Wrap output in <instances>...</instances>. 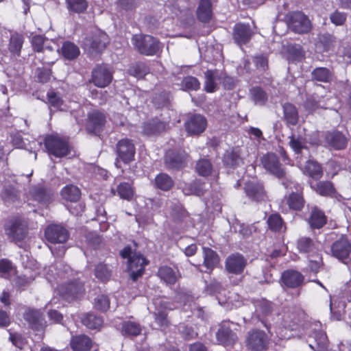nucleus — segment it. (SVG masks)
Segmentation results:
<instances>
[{"label": "nucleus", "instance_id": "2", "mask_svg": "<svg viewBox=\"0 0 351 351\" xmlns=\"http://www.w3.org/2000/svg\"><path fill=\"white\" fill-rule=\"evenodd\" d=\"M32 46L33 49L41 53L45 49L50 53V56L47 57L45 60V64H53L59 56V49L57 47L56 42L46 38L42 36L36 35L32 38Z\"/></svg>", "mask_w": 351, "mask_h": 351}, {"label": "nucleus", "instance_id": "35", "mask_svg": "<svg viewBox=\"0 0 351 351\" xmlns=\"http://www.w3.org/2000/svg\"><path fill=\"white\" fill-rule=\"evenodd\" d=\"M297 248L301 253H315L316 247L313 241L308 237H302L297 241Z\"/></svg>", "mask_w": 351, "mask_h": 351}, {"label": "nucleus", "instance_id": "50", "mask_svg": "<svg viewBox=\"0 0 351 351\" xmlns=\"http://www.w3.org/2000/svg\"><path fill=\"white\" fill-rule=\"evenodd\" d=\"M14 272L15 270L9 261L5 259L0 261V275L1 276L7 278L14 274Z\"/></svg>", "mask_w": 351, "mask_h": 351}, {"label": "nucleus", "instance_id": "47", "mask_svg": "<svg viewBox=\"0 0 351 351\" xmlns=\"http://www.w3.org/2000/svg\"><path fill=\"white\" fill-rule=\"evenodd\" d=\"M267 224L269 229L274 232L280 231L283 227L282 219L278 214L271 215L267 219Z\"/></svg>", "mask_w": 351, "mask_h": 351}, {"label": "nucleus", "instance_id": "46", "mask_svg": "<svg viewBox=\"0 0 351 351\" xmlns=\"http://www.w3.org/2000/svg\"><path fill=\"white\" fill-rule=\"evenodd\" d=\"M213 170L212 165L209 160L206 159L200 160L196 165V171L202 176H209Z\"/></svg>", "mask_w": 351, "mask_h": 351}, {"label": "nucleus", "instance_id": "60", "mask_svg": "<svg viewBox=\"0 0 351 351\" xmlns=\"http://www.w3.org/2000/svg\"><path fill=\"white\" fill-rule=\"evenodd\" d=\"M47 97L50 105L55 108H60L62 101L56 93L53 92L49 93L47 94Z\"/></svg>", "mask_w": 351, "mask_h": 351}, {"label": "nucleus", "instance_id": "40", "mask_svg": "<svg viewBox=\"0 0 351 351\" xmlns=\"http://www.w3.org/2000/svg\"><path fill=\"white\" fill-rule=\"evenodd\" d=\"M223 161L226 165L234 167L241 163L242 160L237 152L230 150L226 152Z\"/></svg>", "mask_w": 351, "mask_h": 351}, {"label": "nucleus", "instance_id": "12", "mask_svg": "<svg viewBox=\"0 0 351 351\" xmlns=\"http://www.w3.org/2000/svg\"><path fill=\"white\" fill-rule=\"evenodd\" d=\"M68 237L67 230L59 225L49 226L45 230V237L51 243H63Z\"/></svg>", "mask_w": 351, "mask_h": 351}, {"label": "nucleus", "instance_id": "31", "mask_svg": "<svg viewBox=\"0 0 351 351\" xmlns=\"http://www.w3.org/2000/svg\"><path fill=\"white\" fill-rule=\"evenodd\" d=\"M304 172L315 180H319L322 176V167L314 161L309 160L302 168Z\"/></svg>", "mask_w": 351, "mask_h": 351}, {"label": "nucleus", "instance_id": "37", "mask_svg": "<svg viewBox=\"0 0 351 351\" xmlns=\"http://www.w3.org/2000/svg\"><path fill=\"white\" fill-rule=\"evenodd\" d=\"M84 289L82 285L77 282H72L65 288V290L61 291V293L68 297L77 298L79 295L83 293Z\"/></svg>", "mask_w": 351, "mask_h": 351}, {"label": "nucleus", "instance_id": "44", "mask_svg": "<svg viewBox=\"0 0 351 351\" xmlns=\"http://www.w3.org/2000/svg\"><path fill=\"white\" fill-rule=\"evenodd\" d=\"M205 90L208 93H213L215 90V82L218 75L216 71L208 70L205 73Z\"/></svg>", "mask_w": 351, "mask_h": 351}, {"label": "nucleus", "instance_id": "10", "mask_svg": "<svg viewBox=\"0 0 351 351\" xmlns=\"http://www.w3.org/2000/svg\"><path fill=\"white\" fill-rule=\"evenodd\" d=\"M268 343L267 335L261 330H256L249 333L246 339V345L248 348L254 351H264Z\"/></svg>", "mask_w": 351, "mask_h": 351}, {"label": "nucleus", "instance_id": "42", "mask_svg": "<svg viewBox=\"0 0 351 351\" xmlns=\"http://www.w3.org/2000/svg\"><path fill=\"white\" fill-rule=\"evenodd\" d=\"M141 332L140 326L136 322H125L122 324L121 332L124 335L136 336Z\"/></svg>", "mask_w": 351, "mask_h": 351}, {"label": "nucleus", "instance_id": "5", "mask_svg": "<svg viewBox=\"0 0 351 351\" xmlns=\"http://www.w3.org/2000/svg\"><path fill=\"white\" fill-rule=\"evenodd\" d=\"M288 26L291 30L297 34H306L312 28V25L308 18L300 12L290 14Z\"/></svg>", "mask_w": 351, "mask_h": 351}, {"label": "nucleus", "instance_id": "38", "mask_svg": "<svg viewBox=\"0 0 351 351\" xmlns=\"http://www.w3.org/2000/svg\"><path fill=\"white\" fill-rule=\"evenodd\" d=\"M155 184L162 191H168L173 186V181L167 174L160 173L156 177Z\"/></svg>", "mask_w": 351, "mask_h": 351}, {"label": "nucleus", "instance_id": "48", "mask_svg": "<svg viewBox=\"0 0 351 351\" xmlns=\"http://www.w3.org/2000/svg\"><path fill=\"white\" fill-rule=\"evenodd\" d=\"M111 276V271L107 265L99 264L95 269V276L101 281L108 280Z\"/></svg>", "mask_w": 351, "mask_h": 351}, {"label": "nucleus", "instance_id": "13", "mask_svg": "<svg viewBox=\"0 0 351 351\" xmlns=\"http://www.w3.org/2000/svg\"><path fill=\"white\" fill-rule=\"evenodd\" d=\"M332 253L334 256L345 262L351 254V243L346 237H341L332 244Z\"/></svg>", "mask_w": 351, "mask_h": 351}, {"label": "nucleus", "instance_id": "22", "mask_svg": "<svg viewBox=\"0 0 351 351\" xmlns=\"http://www.w3.org/2000/svg\"><path fill=\"white\" fill-rule=\"evenodd\" d=\"M106 123L104 114L97 111H93L88 115V129L95 133L99 132Z\"/></svg>", "mask_w": 351, "mask_h": 351}, {"label": "nucleus", "instance_id": "16", "mask_svg": "<svg viewBox=\"0 0 351 351\" xmlns=\"http://www.w3.org/2000/svg\"><path fill=\"white\" fill-rule=\"evenodd\" d=\"M155 311L153 313L155 315L156 322L162 327L168 326V321L166 318V314L164 310H173L178 306H171L169 304L160 299H156L153 302Z\"/></svg>", "mask_w": 351, "mask_h": 351}, {"label": "nucleus", "instance_id": "26", "mask_svg": "<svg viewBox=\"0 0 351 351\" xmlns=\"http://www.w3.org/2000/svg\"><path fill=\"white\" fill-rule=\"evenodd\" d=\"M197 17L202 22H208L212 16V5L209 0H201L197 11Z\"/></svg>", "mask_w": 351, "mask_h": 351}, {"label": "nucleus", "instance_id": "58", "mask_svg": "<svg viewBox=\"0 0 351 351\" xmlns=\"http://www.w3.org/2000/svg\"><path fill=\"white\" fill-rule=\"evenodd\" d=\"M314 258L309 259L308 267L311 271L317 273L322 264V259L319 254H315Z\"/></svg>", "mask_w": 351, "mask_h": 351}, {"label": "nucleus", "instance_id": "54", "mask_svg": "<svg viewBox=\"0 0 351 351\" xmlns=\"http://www.w3.org/2000/svg\"><path fill=\"white\" fill-rule=\"evenodd\" d=\"M182 87L186 90H197L200 86V83L197 78L192 76H187L182 80Z\"/></svg>", "mask_w": 351, "mask_h": 351}, {"label": "nucleus", "instance_id": "36", "mask_svg": "<svg viewBox=\"0 0 351 351\" xmlns=\"http://www.w3.org/2000/svg\"><path fill=\"white\" fill-rule=\"evenodd\" d=\"M159 277L167 284H174L178 280V274L169 267H162L158 270Z\"/></svg>", "mask_w": 351, "mask_h": 351}, {"label": "nucleus", "instance_id": "9", "mask_svg": "<svg viewBox=\"0 0 351 351\" xmlns=\"http://www.w3.org/2000/svg\"><path fill=\"white\" fill-rule=\"evenodd\" d=\"M108 43V36L106 33L97 31L91 38H86L84 41V47L90 52L101 51L106 47Z\"/></svg>", "mask_w": 351, "mask_h": 351}, {"label": "nucleus", "instance_id": "17", "mask_svg": "<svg viewBox=\"0 0 351 351\" xmlns=\"http://www.w3.org/2000/svg\"><path fill=\"white\" fill-rule=\"evenodd\" d=\"M185 126L189 134L191 135L198 134L206 129V120L202 115H194L186 123Z\"/></svg>", "mask_w": 351, "mask_h": 351}, {"label": "nucleus", "instance_id": "8", "mask_svg": "<svg viewBox=\"0 0 351 351\" xmlns=\"http://www.w3.org/2000/svg\"><path fill=\"white\" fill-rule=\"evenodd\" d=\"M5 234L14 241H20L25 239L27 234V223L20 219L10 221L5 226Z\"/></svg>", "mask_w": 351, "mask_h": 351}, {"label": "nucleus", "instance_id": "53", "mask_svg": "<svg viewBox=\"0 0 351 351\" xmlns=\"http://www.w3.org/2000/svg\"><path fill=\"white\" fill-rule=\"evenodd\" d=\"M288 204L292 209L300 210L303 207L304 200L300 195L292 193L288 199Z\"/></svg>", "mask_w": 351, "mask_h": 351}, {"label": "nucleus", "instance_id": "4", "mask_svg": "<svg viewBox=\"0 0 351 351\" xmlns=\"http://www.w3.org/2000/svg\"><path fill=\"white\" fill-rule=\"evenodd\" d=\"M45 146L47 152L56 157H63L69 152L67 142L56 136H47L45 138Z\"/></svg>", "mask_w": 351, "mask_h": 351}, {"label": "nucleus", "instance_id": "19", "mask_svg": "<svg viewBox=\"0 0 351 351\" xmlns=\"http://www.w3.org/2000/svg\"><path fill=\"white\" fill-rule=\"evenodd\" d=\"M304 276L300 273L293 270L285 271L282 275V281L287 287L295 288L302 285Z\"/></svg>", "mask_w": 351, "mask_h": 351}, {"label": "nucleus", "instance_id": "64", "mask_svg": "<svg viewBox=\"0 0 351 351\" xmlns=\"http://www.w3.org/2000/svg\"><path fill=\"white\" fill-rule=\"evenodd\" d=\"M10 322V317L8 314L3 311H0V326H8Z\"/></svg>", "mask_w": 351, "mask_h": 351}, {"label": "nucleus", "instance_id": "14", "mask_svg": "<svg viewBox=\"0 0 351 351\" xmlns=\"http://www.w3.org/2000/svg\"><path fill=\"white\" fill-rule=\"evenodd\" d=\"M117 153L120 158L125 163L134 160L135 147L129 139H122L117 144Z\"/></svg>", "mask_w": 351, "mask_h": 351}, {"label": "nucleus", "instance_id": "27", "mask_svg": "<svg viewBox=\"0 0 351 351\" xmlns=\"http://www.w3.org/2000/svg\"><path fill=\"white\" fill-rule=\"evenodd\" d=\"M326 140L331 146L337 149H343L347 144L346 138L338 132L328 133L326 135Z\"/></svg>", "mask_w": 351, "mask_h": 351}, {"label": "nucleus", "instance_id": "56", "mask_svg": "<svg viewBox=\"0 0 351 351\" xmlns=\"http://www.w3.org/2000/svg\"><path fill=\"white\" fill-rule=\"evenodd\" d=\"M33 195L36 200L43 204H47L51 198V194L42 188L35 190Z\"/></svg>", "mask_w": 351, "mask_h": 351}, {"label": "nucleus", "instance_id": "1", "mask_svg": "<svg viewBox=\"0 0 351 351\" xmlns=\"http://www.w3.org/2000/svg\"><path fill=\"white\" fill-rule=\"evenodd\" d=\"M123 258L127 259V271L130 274V278L136 280L138 278L142 276L144 272L145 266L147 264L146 259L141 254L132 252L130 247H125L120 252Z\"/></svg>", "mask_w": 351, "mask_h": 351}, {"label": "nucleus", "instance_id": "7", "mask_svg": "<svg viewBox=\"0 0 351 351\" xmlns=\"http://www.w3.org/2000/svg\"><path fill=\"white\" fill-rule=\"evenodd\" d=\"M80 189L73 185H69L64 187L62 190V196L66 200L71 203H74V205H68V209L73 215H77L83 211V206L80 204H77V202L80 197Z\"/></svg>", "mask_w": 351, "mask_h": 351}, {"label": "nucleus", "instance_id": "6", "mask_svg": "<svg viewBox=\"0 0 351 351\" xmlns=\"http://www.w3.org/2000/svg\"><path fill=\"white\" fill-rule=\"evenodd\" d=\"M112 73L106 65H98L95 67L91 73L90 80L95 86L105 88L112 82Z\"/></svg>", "mask_w": 351, "mask_h": 351}, {"label": "nucleus", "instance_id": "25", "mask_svg": "<svg viewBox=\"0 0 351 351\" xmlns=\"http://www.w3.org/2000/svg\"><path fill=\"white\" fill-rule=\"evenodd\" d=\"M60 53L64 58L72 60L79 56L80 51L75 44L70 41H66L62 44Z\"/></svg>", "mask_w": 351, "mask_h": 351}, {"label": "nucleus", "instance_id": "43", "mask_svg": "<svg viewBox=\"0 0 351 351\" xmlns=\"http://www.w3.org/2000/svg\"><path fill=\"white\" fill-rule=\"evenodd\" d=\"M25 319L36 328L42 325L43 317L38 311L29 310L25 314Z\"/></svg>", "mask_w": 351, "mask_h": 351}, {"label": "nucleus", "instance_id": "49", "mask_svg": "<svg viewBox=\"0 0 351 351\" xmlns=\"http://www.w3.org/2000/svg\"><path fill=\"white\" fill-rule=\"evenodd\" d=\"M320 43L323 46L324 50L329 51L333 50L336 45V38L330 34L323 35L320 38Z\"/></svg>", "mask_w": 351, "mask_h": 351}, {"label": "nucleus", "instance_id": "39", "mask_svg": "<svg viewBox=\"0 0 351 351\" xmlns=\"http://www.w3.org/2000/svg\"><path fill=\"white\" fill-rule=\"evenodd\" d=\"M66 3L68 10L75 13L84 12L88 8L86 0H66Z\"/></svg>", "mask_w": 351, "mask_h": 351}, {"label": "nucleus", "instance_id": "18", "mask_svg": "<svg viewBox=\"0 0 351 351\" xmlns=\"http://www.w3.org/2000/svg\"><path fill=\"white\" fill-rule=\"evenodd\" d=\"M246 266V260L240 254H233L228 258L226 263L227 270L233 274H241Z\"/></svg>", "mask_w": 351, "mask_h": 351}, {"label": "nucleus", "instance_id": "57", "mask_svg": "<svg viewBox=\"0 0 351 351\" xmlns=\"http://www.w3.org/2000/svg\"><path fill=\"white\" fill-rule=\"evenodd\" d=\"M347 19V15L344 12L335 11L330 15V19L332 23L335 25H343Z\"/></svg>", "mask_w": 351, "mask_h": 351}, {"label": "nucleus", "instance_id": "32", "mask_svg": "<svg viewBox=\"0 0 351 351\" xmlns=\"http://www.w3.org/2000/svg\"><path fill=\"white\" fill-rule=\"evenodd\" d=\"M311 189L322 196L331 195L335 192V189L330 182H319L313 184L310 183Z\"/></svg>", "mask_w": 351, "mask_h": 351}, {"label": "nucleus", "instance_id": "41", "mask_svg": "<svg viewBox=\"0 0 351 351\" xmlns=\"http://www.w3.org/2000/svg\"><path fill=\"white\" fill-rule=\"evenodd\" d=\"M23 43V37L19 34H12L10 37L9 49L13 54L19 55Z\"/></svg>", "mask_w": 351, "mask_h": 351}, {"label": "nucleus", "instance_id": "15", "mask_svg": "<svg viewBox=\"0 0 351 351\" xmlns=\"http://www.w3.org/2000/svg\"><path fill=\"white\" fill-rule=\"evenodd\" d=\"M261 162L265 169L271 173L278 178H281L284 176L285 171L275 154H268L263 156Z\"/></svg>", "mask_w": 351, "mask_h": 351}, {"label": "nucleus", "instance_id": "51", "mask_svg": "<svg viewBox=\"0 0 351 351\" xmlns=\"http://www.w3.org/2000/svg\"><path fill=\"white\" fill-rule=\"evenodd\" d=\"M165 125L161 122L149 123L145 125L144 132L146 134H156L164 130Z\"/></svg>", "mask_w": 351, "mask_h": 351}, {"label": "nucleus", "instance_id": "21", "mask_svg": "<svg viewBox=\"0 0 351 351\" xmlns=\"http://www.w3.org/2000/svg\"><path fill=\"white\" fill-rule=\"evenodd\" d=\"M113 195H117L121 199L131 201L135 195V189L130 182H121L116 190L112 189Z\"/></svg>", "mask_w": 351, "mask_h": 351}, {"label": "nucleus", "instance_id": "62", "mask_svg": "<svg viewBox=\"0 0 351 351\" xmlns=\"http://www.w3.org/2000/svg\"><path fill=\"white\" fill-rule=\"evenodd\" d=\"M254 62L257 68L265 69L267 66V60L263 56H256L254 59Z\"/></svg>", "mask_w": 351, "mask_h": 351}, {"label": "nucleus", "instance_id": "59", "mask_svg": "<svg viewBox=\"0 0 351 351\" xmlns=\"http://www.w3.org/2000/svg\"><path fill=\"white\" fill-rule=\"evenodd\" d=\"M290 146L297 153L302 152L305 148L304 143L302 141L291 137L289 141Z\"/></svg>", "mask_w": 351, "mask_h": 351}, {"label": "nucleus", "instance_id": "29", "mask_svg": "<svg viewBox=\"0 0 351 351\" xmlns=\"http://www.w3.org/2000/svg\"><path fill=\"white\" fill-rule=\"evenodd\" d=\"M284 119L289 125H295L298 121V112L296 108L291 104H285L283 106Z\"/></svg>", "mask_w": 351, "mask_h": 351}, {"label": "nucleus", "instance_id": "24", "mask_svg": "<svg viewBox=\"0 0 351 351\" xmlns=\"http://www.w3.org/2000/svg\"><path fill=\"white\" fill-rule=\"evenodd\" d=\"M71 346L74 351H87L91 348L92 342L87 336L79 335L72 338Z\"/></svg>", "mask_w": 351, "mask_h": 351}, {"label": "nucleus", "instance_id": "52", "mask_svg": "<svg viewBox=\"0 0 351 351\" xmlns=\"http://www.w3.org/2000/svg\"><path fill=\"white\" fill-rule=\"evenodd\" d=\"M95 307L101 311H106L110 308V300L107 295H98L94 302Z\"/></svg>", "mask_w": 351, "mask_h": 351}, {"label": "nucleus", "instance_id": "55", "mask_svg": "<svg viewBox=\"0 0 351 351\" xmlns=\"http://www.w3.org/2000/svg\"><path fill=\"white\" fill-rule=\"evenodd\" d=\"M251 95L253 101L258 104H263L267 100L265 93L260 88H253L251 90Z\"/></svg>", "mask_w": 351, "mask_h": 351}, {"label": "nucleus", "instance_id": "45", "mask_svg": "<svg viewBox=\"0 0 351 351\" xmlns=\"http://www.w3.org/2000/svg\"><path fill=\"white\" fill-rule=\"evenodd\" d=\"M312 75L315 80L322 82H328L332 79L331 73L326 68H317L313 71Z\"/></svg>", "mask_w": 351, "mask_h": 351}, {"label": "nucleus", "instance_id": "28", "mask_svg": "<svg viewBox=\"0 0 351 351\" xmlns=\"http://www.w3.org/2000/svg\"><path fill=\"white\" fill-rule=\"evenodd\" d=\"M186 156L182 154H176L173 151H169L166 154L165 162L171 168H180L182 167Z\"/></svg>", "mask_w": 351, "mask_h": 351}, {"label": "nucleus", "instance_id": "3", "mask_svg": "<svg viewBox=\"0 0 351 351\" xmlns=\"http://www.w3.org/2000/svg\"><path fill=\"white\" fill-rule=\"evenodd\" d=\"M132 42L138 51L146 56L154 55L159 49L158 40L149 35H135Z\"/></svg>", "mask_w": 351, "mask_h": 351}, {"label": "nucleus", "instance_id": "30", "mask_svg": "<svg viewBox=\"0 0 351 351\" xmlns=\"http://www.w3.org/2000/svg\"><path fill=\"white\" fill-rule=\"evenodd\" d=\"M204 265L210 270H212L219 263V258L218 255L210 248L203 247Z\"/></svg>", "mask_w": 351, "mask_h": 351}, {"label": "nucleus", "instance_id": "23", "mask_svg": "<svg viewBox=\"0 0 351 351\" xmlns=\"http://www.w3.org/2000/svg\"><path fill=\"white\" fill-rule=\"evenodd\" d=\"M245 191L249 197L256 201L262 200L265 197L263 186L254 181L245 184Z\"/></svg>", "mask_w": 351, "mask_h": 351}, {"label": "nucleus", "instance_id": "20", "mask_svg": "<svg viewBox=\"0 0 351 351\" xmlns=\"http://www.w3.org/2000/svg\"><path fill=\"white\" fill-rule=\"evenodd\" d=\"M252 35V32H251L249 25L237 24L234 28L233 38L239 45H243L247 43Z\"/></svg>", "mask_w": 351, "mask_h": 351}, {"label": "nucleus", "instance_id": "33", "mask_svg": "<svg viewBox=\"0 0 351 351\" xmlns=\"http://www.w3.org/2000/svg\"><path fill=\"white\" fill-rule=\"evenodd\" d=\"M326 222V219L324 213L316 208H313L309 219L310 226L313 228H320Z\"/></svg>", "mask_w": 351, "mask_h": 351}, {"label": "nucleus", "instance_id": "34", "mask_svg": "<svg viewBox=\"0 0 351 351\" xmlns=\"http://www.w3.org/2000/svg\"><path fill=\"white\" fill-rule=\"evenodd\" d=\"M82 322L84 326L90 329H100L103 326L104 321L101 317L93 314H86L82 319Z\"/></svg>", "mask_w": 351, "mask_h": 351}, {"label": "nucleus", "instance_id": "61", "mask_svg": "<svg viewBox=\"0 0 351 351\" xmlns=\"http://www.w3.org/2000/svg\"><path fill=\"white\" fill-rule=\"evenodd\" d=\"M17 196L16 191L13 188L4 190L2 197L7 202H14Z\"/></svg>", "mask_w": 351, "mask_h": 351}, {"label": "nucleus", "instance_id": "11", "mask_svg": "<svg viewBox=\"0 0 351 351\" xmlns=\"http://www.w3.org/2000/svg\"><path fill=\"white\" fill-rule=\"evenodd\" d=\"M236 324L233 322H224L217 331L216 336L219 343L224 346H231L237 339L233 330L235 329Z\"/></svg>", "mask_w": 351, "mask_h": 351}, {"label": "nucleus", "instance_id": "63", "mask_svg": "<svg viewBox=\"0 0 351 351\" xmlns=\"http://www.w3.org/2000/svg\"><path fill=\"white\" fill-rule=\"evenodd\" d=\"M10 339L13 344L19 348H22L24 346V341L20 335H10Z\"/></svg>", "mask_w": 351, "mask_h": 351}]
</instances>
